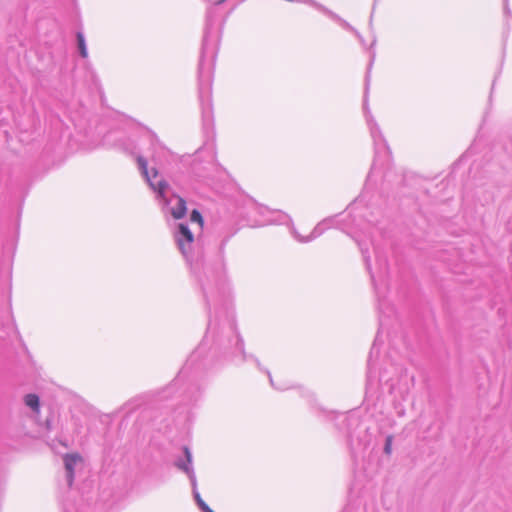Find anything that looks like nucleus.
I'll return each mask as SVG.
<instances>
[{
  "label": "nucleus",
  "instance_id": "nucleus-10",
  "mask_svg": "<svg viewBox=\"0 0 512 512\" xmlns=\"http://www.w3.org/2000/svg\"><path fill=\"white\" fill-rule=\"evenodd\" d=\"M184 452H185V455H186V457H187V460L190 462V461H191V459H190V458H191V455H190V452H189L188 448H185V449H184Z\"/></svg>",
  "mask_w": 512,
  "mask_h": 512
},
{
  "label": "nucleus",
  "instance_id": "nucleus-6",
  "mask_svg": "<svg viewBox=\"0 0 512 512\" xmlns=\"http://www.w3.org/2000/svg\"><path fill=\"white\" fill-rule=\"evenodd\" d=\"M77 41H78V47H79L81 56L83 58H87L88 52H87L85 40H84L82 33L77 34Z\"/></svg>",
  "mask_w": 512,
  "mask_h": 512
},
{
  "label": "nucleus",
  "instance_id": "nucleus-3",
  "mask_svg": "<svg viewBox=\"0 0 512 512\" xmlns=\"http://www.w3.org/2000/svg\"><path fill=\"white\" fill-rule=\"evenodd\" d=\"M179 233L180 237L177 238V243L182 252H185V244L190 245L194 241V236L185 224H179Z\"/></svg>",
  "mask_w": 512,
  "mask_h": 512
},
{
  "label": "nucleus",
  "instance_id": "nucleus-1",
  "mask_svg": "<svg viewBox=\"0 0 512 512\" xmlns=\"http://www.w3.org/2000/svg\"><path fill=\"white\" fill-rule=\"evenodd\" d=\"M137 163L139 165V168L142 172V174L144 175V177L146 178V180L149 182L150 186L158 192L159 196L162 198V199H165V191H166V188H167V183L165 181H159L157 183V185L153 184L152 182V178L150 176V172L148 171V164H147V161L139 156L137 158Z\"/></svg>",
  "mask_w": 512,
  "mask_h": 512
},
{
  "label": "nucleus",
  "instance_id": "nucleus-4",
  "mask_svg": "<svg viewBox=\"0 0 512 512\" xmlns=\"http://www.w3.org/2000/svg\"><path fill=\"white\" fill-rule=\"evenodd\" d=\"M177 199V206L171 210V215L174 219H181L187 213L186 201L181 196L175 195Z\"/></svg>",
  "mask_w": 512,
  "mask_h": 512
},
{
  "label": "nucleus",
  "instance_id": "nucleus-8",
  "mask_svg": "<svg viewBox=\"0 0 512 512\" xmlns=\"http://www.w3.org/2000/svg\"><path fill=\"white\" fill-rule=\"evenodd\" d=\"M384 450H385V452L387 454L391 453V450H392V436H388L387 437Z\"/></svg>",
  "mask_w": 512,
  "mask_h": 512
},
{
  "label": "nucleus",
  "instance_id": "nucleus-5",
  "mask_svg": "<svg viewBox=\"0 0 512 512\" xmlns=\"http://www.w3.org/2000/svg\"><path fill=\"white\" fill-rule=\"evenodd\" d=\"M25 404L30 407L35 412H39L40 410V401L39 397L36 394H27L24 397Z\"/></svg>",
  "mask_w": 512,
  "mask_h": 512
},
{
  "label": "nucleus",
  "instance_id": "nucleus-9",
  "mask_svg": "<svg viewBox=\"0 0 512 512\" xmlns=\"http://www.w3.org/2000/svg\"><path fill=\"white\" fill-rule=\"evenodd\" d=\"M198 504H199V506L202 508V510H203L204 512H214V511H213V510H211V509L207 506V504H205V502H204V501H202L201 499H198Z\"/></svg>",
  "mask_w": 512,
  "mask_h": 512
},
{
  "label": "nucleus",
  "instance_id": "nucleus-7",
  "mask_svg": "<svg viewBox=\"0 0 512 512\" xmlns=\"http://www.w3.org/2000/svg\"><path fill=\"white\" fill-rule=\"evenodd\" d=\"M190 219L192 222L198 223L200 228H203L204 220L201 213L198 210L195 209L191 212Z\"/></svg>",
  "mask_w": 512,
  "mask_h": 512
},
{
  "label": "nucleus",
  "instance_id": "nucleus-2",
  "mask_svg": "<svg viewBox=\"0 0 512 512\" xmlns=\"http://www.w3.org/2000/svg\"><path fill=\"white\" fill-rule=\"evenodd\" d=\"M82 458L78 453L66 454L64 456L65 468L68 472V480L71 485L74 479V467L77 463L81 462Z\"/></svg>",
  "mask_w": 512,
  "mask_h": 512
},
{
  "label": "nucleus",
  "instance_id": "nucleus-11",
  "mask_svg": "<svg viewBox=\"0 0 512 512\" xmlns=\"http://www.w3.org/2000/svg\"><path fill=\"white\" fill-rule=\"evenodd\" d=\"M151 173H152V177H153V178H156V177L158 176V171H157V169H155V168H152V169H151Z\"/></svg>",
  "mask_w": 512,
  "mask_h": 512
}]
</instances>
